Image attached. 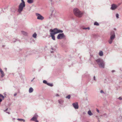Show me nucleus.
Segmentation results:
<instances>
[{
	"label": "nucleus",
	"instance_id": "nucleus-34",
	"mask_svg": "<svg viewBox=\"0 0 122 122\" xmlns=\"http://www.w3.org/2000/svg\"><path fill=\"white\" fill-rule=\"evenodd\" d=\"M96 110H97V112L98 113H99V110L97 108Z\"/></svg>",
	"mask_w": 122,
	"mask_h": 122
},
{
	"label": "nucleus",
	"instance_id": "nucleus-27",
	"mask_svg": "<svg viewBox=\"0 0 122 122\" xmlns=\"http://www.w3.org/2000/svg\"><path fill=\"white\" fill-rule=\"evenodd\" d=\"M101 116H104V117H107V114L106 113H105L104 115H101Z\"/></svg>",
	"mask_w": 122,
	"mask_h": 122
},
{
	"label": "nucleus",
	"instance_id": "nucleus-4",
	"mask_svg": "<svg viewBox=\"0 0 122 122\" xmlns=\"http://www.w3.org/2000/svg\"><path fill=\"white\" fill-rule=\"evenodd\" d=\"M25 4H20L19 5L18 9V11L19 13H21L23 11V9L25 7Z\"/></svg>",
	"mask_w": 122,
	"mask_h": 122
},
{
	"label": "nucleus",
	"instance_id": "nucleus-29",
	"mask_svg": "<svg viewBox=\"0 0 122 122\" xmlns=\"http://www.w3.org/2000/svg\"><path fill=\"white\" fill-rule=\"evenodd\" d=\"M43 83H44L46 84H47V81L45 80H44L43 81Z\"/></svg>",
	"mask_w": 122,
	"mask_h": 122
},
{
	"label": "nucleus",
	"instance_id": "nucleus-30",
	"mask_svg": "<svg viewBox=\"0 0 122 122\" xmlns=\"http://www.w3.org/2000/svg\"><path fill=\"white\" fill-rule=\"evenodd\" d=\"M22 2L20 4H25V2L24 0H21Z\"/></svg>",
	"mask_w": 122,
	"mask_h": 122
},
{
	"label": "nucleus",
	"instance_id": "nucleus-43",
	"mask_svg": "<svg viewBox=\"0 0 122 122\" xmlns=\"http://www.w3.org/2000/svg\"><path fill=\"white\" fill-rule=\"evenodd\" d=\"M53 11H54V10H53H53H52V13L53 12Z\"/></svg>",
	"mask_w": 122,
	"mask_h": 122
},
{
	"label": "nucleus",
	"instance_id": "nucleus-39",
	"mask_svg": "<svg viewBox=\"0 0 122 122\" xmlns=\"http://www.w3.org/2000/svg\"><path fill=\"white\" fill-rule=\"evenodd\" d=\"M8 108H7V109H6V110H4V111L5 112L6 111H7V110H8Z\"/></svg>",
	"mask_w": 122,
	"mask_h": 122
},
{
	"label": "nucleus",
	"instance_id": "nucleus-23",
	"mask_svg": "<svg viewBox=\"0 0 122 122\" xmlns=\"http://www.w3.org/2000/svg\"><path fill=\"white\" fill-rule=\"evenodd\" d=\"M71 96L70 95H68V96H67L66 97V98L68 99H70V98Z\"/></svg>",
	"mask_w": 122,
	"mask_h": 122
},
{
	"label": "nucleus",
	"instance_id": "nucleus-2",
	"mask_svg": "<svg viewBox=\"0 0 122 122\" xmlns=\"http://www.w3.org/2000/svg\"><path fill=\"white\" fill-rule=\"evenodd\" d=\"M110 36L109 39L108 41L109 44H112L113 40L115 38V35L114 31H111L110 34Z\"/></svg>",
	"mask_w": 122,
	"mask_h": 122
},
{
	"label": "nucleus",
	"instance_id": "nucleus-20",
	"mask_svg": "<svg viewBox=\"0 0 122 122\" xmlns=\"http://www.w3.org/2000/svg\"><path fill=\"white\" fill-rule=\"evenodd\" d=\"M22 33L25 36H26L27 35V33L26 32H25L24 31H22Z\"/></svg>",
	"mask_w": 122,
	"mask_h": 122
},
{
	"label": "nucleus",
	"instance_id": "nucleus-13",
	"mask_svg": "<svg viewBox=\"0 0 122 122\" xmlns=\"http://www.w3.org/2000/svg\"><path fill=\"white\" fill-rule=\"evenodd\" d=\"M59 103L60 104L62 105L63 104L64 101L62 99H60L58 100Z\"/></svg>",
	"mask_w": 122,
	"mask_h": 122
},
{
	"label": "nucleus",
	"instance_id": "nucleus-17",
	"mask_svg": "<svg viewBox=\"0 0 122 122\" xmlns=\"http://www.w3.org/2000/svg\"><path fill=\"white\" fill-rule=\"evenodd\" d=\"M88 114L90 116H92L93 115L92 113V112L91 111L89 110L88 112Z\"/></svg>",
	"mask_w": 122,
	"mask_h": 122
},
{
	"label": "nucleus",
	"instance_id": "nucleus-45",
	"mask_svg": "<svg viewBox=\"0 0 122 122\" xmlns=\"http://www.w3.org/2000/svg\"><path fill=\"white\" fill-rule=\"evenodd\" d=\"M33 80V79L32 80H31V82H32Z\"/></svg>",
	"mask_w": 122,
	"mask_h": 122
},
{
	"label": "nucleus",
	"instance_id": "nucleus-5",
	"mask_svg": "<svg viewBox=\"0 0 122 122\" xmlns=\"http://www.w3.org/2000/svg\"><path fill=\"white\" fill-rule=\"evenodd\" d=\"M120 5V3L118 5L114 4H112L111 5L110 9L112 10H115L117 9L118 6Z\"/></svg>",
	"mask_w": 122,
	"mask_h": 122
},
{
	"label": "nucleus",
	"instance_id": "nucleus-10",
	"mask_svg": "<svg viewBox=\"0 0 122 122\" xmlns=\"http://www.w3.org/2000/svg\"><path fill=\"white\" fill-rule=\"evenodd\" d=\"M38 117V116L37 114L36 113L34 115L33 117L31 119V120H34V119H37Z\"/></svg>",
	"mask_w": 122,
	"mask_h": 122
},
{
	"label": "nucleus",
	"instance_id": "nucleus-47",
	"mask_svg": "<svg viewBox=\"0 0 122 122\" xmlns=\"http://www.w3.org/2000/svg\"><path fill=\"white\" fill-rule=\"evenodd\" d=\"M51 49L52 50H53V48H51Z\"/></svg>",
	"mask_w": 122,
	"mask_h": 122
},
{
	"label": "nucleus",
	"instance_id": "nucleus-8",
	"mask_svg": "<svg viewBox=\"0 0 122 122\" xmlns=\"http://www.w3.org/2000/svg\"><path fill=\"white\" fill-rule=\"evenodd\" d=\"M57 28H55L53 29H51L50 30V33H52L55 34H56L57 33Z\"/></svg>",
	"mask_w": 122,
	"mask_h": 122
},
{
	"label": "nucleus",
	"instance_id": "nucleus-24",
	"mask_svg": "<svg viewBox=\"0 0 122 122\" xmlns=\"http://www.w3.org/2000/svg\"><path fill=\"white\" fill-rule=\"evenodd\" d=\"M82 29L83 30H86L88 29V30H89L90 29V28L89 27H84L82 28Z\"/></svg>",
	"mask_w": 122,
	"mask_h": 122
},
{
	"label": "nucleus",
	"instance_id": "nucleus-16",
	"mask_svg": "<svg viewBox=\"0 0 122 122\" xmlns=\"http://www.w3.org/2000/svg\"><path fill=\"white\" fill-rule=\"evenodd\" d=\"M27 2L29 4H31L33 3V0H27Z\"/></svg>",
	"mask_w": 122,
	"mask_h": 122
},
{
	"label": "nucleus",
	"instance_id": "nucleus-22",
	"mask_svg": "<svg viewBox=\"0 0 122 122\" xmlns=\"http://www.w3.org/2000/svg\"><path fill=\"white\" fill-rule=\"evenodd\" d=\"M94 25L97 26H99V25L97 22H95L94 23Z\"/></svg>",
	"mask_w": 122,
	"mask_h": 122
},
{
	"label": "nucleus",
	"instance_id": "nucleus-35",
	"mask_svg": "<svg viewBox=\"0 0 122 122\" xmlns=\"http://www.w3.org/2000/svg\"><path fill=\"white\" fill-rule=\"evenodd\" d=\"M56 97H58L59 96V95L58 94H56Z\"/></svg>",
	"mask_w": 122,
	"mask_h": 122
},
{
	"label": "nucleus",
	"instance_id": "nucleus-21",
	"mask_svg": "<svg viewBox=\"0 0 122 122\" xmlns=\"http://www.w3.org/2000/svg\"><path fill=\"white\" fill-rule=\"evenodd\" d=\"M37 35L35 33L32 35V36L34 38H36V37Z\"/></svg>",
	"mask_w": 122,
	"mask_h": 122
},
{
	"label": "nucleus",
	"instance_id": "nucleus-42",
	"mask_svg": "<svg viewBox=\"0 0 122 122\" xmlns=\"http://www.w3.org/2000/svg\"><path fill=\"white\" fill-rule=\"evenodd\" d=\"M6 113H8L9 114H10V113L9 112H6Z\"/></svg>",
	"mask_w": 122,
	"mask_h": 122
},
{
	"label": "nucleus",
	"instance_id": "nucleus-36",
	"mask_svg": "<svg viewBox=\"0 0 122 122\" xmlns=\"http://www.w3.org/2000/svg\"><path fill=\"white\" fill-rule=\"evenodd\" d=\"M93 79L95 80H96V79L95 78V77L94 76L93 77Z\"/></svg>",
	"mask_w": 122,
	"mask_h": 122
},
{
	"label": "nucleus",
	"instance_id": "nucleus-14",
	"mask_svg": "<svg viewBox=\"0 0 122 122\" xmlns=\"http://www.w3.org/2000/svg\"><path fill=\"white\" fill-rule=\"evenodd\" d=\"M33 89L32 87H30L29 89V92L30 93H31L32 92H33Z\"/></svg>",
	"mask_w": 122,
	"mask_h": 122
},
{
	"label": "nucleus",
	"instance_id": "nucleus-25",
	"mask_svg": "<svg viewBox=\"0 0 122 122\" xmlns=\"http://www.w3.org/2000/svg\"><path fill=\"white\" fill-rule=\"evenodd\" d=\"M14 39V40L13 41V42H15L17 41H18L19 42H20V40H19L18 39Z\"/></svg>",
	"mask_w": 122,
	"mask_h": 122
},
{
	"label": "nucleus",
	"instance_id": "nucleus-11",
	"mask_svg": "<svg viewBox=\"0 0 122 122\" xmlns=\"http://www.w3.org/2000/svg\"><path fill=\"white\" fill-rule=\"evenodd\" d=\"M0 72L1 74V77H3L5 76V74L4 73L3 71L2 70V69L0 68Z\"/></svg>",
	"mask_w": 122,
	"mask_h": 122
},
{
	"label": "nucleus",
	"instance_id": "nucleus-15",
	"mask_svg": "<svg viewBox=\"0 0 122 122\" xmlns=\"http://www.w3.org/2000/svg\"><path fill=\"white\" fill-rule=\"evenodd\" d=\"M99 55L100 56H103V53L102 51H100L99 53Z\"/></svg>",
	"mask_w": 122,
	"mask_h": 122
},
{
	"label": "nucleus",
	"instance_id": "nucleus-49",
	"mask_svg": "<svg viewBox=\"0 0 122 122\" xmlns=\"http://www.w3.org/2000/svg\"><path fill=\"white\" fill-rule=\"evenodd\" d=\"M35 78H33V80H34V79H35Z\"/></svg>",
	"mask_w": 122,
	"mask_h": 122
},
{
	"label": "nucleus",
	"instance_id": "nucleus-32",
	"mask_svg": "<svg viewBox=\"0 0 122 122\" xmlns=\"http://www.w3.org/2000/svg\"><path fill=\"white\" fill-rule=\"evenodd\" d=\"M31 121H34L36 122H38V121L37 120V119H34V120H32Z\"/></svg>",
	"mask_w": 122,
	"mask_h": 122
},
{
	"label": "nucleus",
	"instance_id": "nucleus-38",
	"mask_svg": "<svg viewBox=\"0 0 122 122\" xmlns=\"http://www.w3.org/2000/svg\"><path fill=\"white\" fill-rule=\"evenodd\" d=\"M115 72V71L114 70H112V73H113Z\"/></svg>",
	"mask_w": 122,
	"mask_h": 122
},
{
	"label": "nucleus",
	"instance_id": "nucleus-3",
	"mask_svg": "<svg viewBox=\"0 0 122 122\" xmlns=\"http://www.w3.org/2000/svg\"><path fill=\"white\" fill-rule=\"evenodd\" d=\"M73 12L75 15L78 17H81L82 15V13L77 8L73 9Z\"/></svg>",
	"mask_w": 122,
	"mask_h": 122
},
{
	"label": "nucleus",
	"instance_id": "nucleus-28",
	"mask_svg": "<svg viewBox=\"0 0 122 122\" xmlns=\"http://www.w3.org/2000/svg\"><path fill=\"white\" fill-rule=\"evenodd\" d=\"M100 93L102 94H105V93L102 90H101L100 91Z\"/></svg>",
	"mask_w": 122,
	"mask_h": 122
},
{
	"label": "nucleus",
	"instance_id": "nucleus-26",
	"mask_svg": "<svg viewBox=\"0 0 122 122\" xmlns=\"http://www.w3.org/2000/svg\"><path fill=\"white\" fill-rule=\"evenodd\" d=\"M47 85H48L49 86H53V85L52 84H50L49 83H47Z\"/></svg>",
	"mask_w": 122,
	"mask_h": 122
},
{
	"label": "nucleus",
	"instance_id": "nucleus-6",
	"mask_svg": "<svg viewBox=\"0 0 122 122\" xmlns=\"http://www.w3.org/2000/svg\"><path fill=\"white\" fill-rule=\"evenodd\" d=\"M66 37L63 33H60L57 36V38L58 39H62Z\"/></svg>",
	"mask_w": 122,
	"mask_h": 122
},
{
	"label": "nucleus",
	"instance_id": "nucleus-46",
	"mask_svg": "<svg viewBox=\"0 0 122 122\" xmlns=\"http://www.w3.org/2000/svg\"><path fill=\"white\" fill-rule=\"evenodd\" d=\"M21 50H22V49H20V51H21Z\"/></svg>",
	"mask_w": 122,
	"mask_h": 122
},
{
	"label": "nucleus",
	"instance_id": "nucleus-7",
	"mask_svg": "<svg viewBox=\"0 0 122 122\" xmlns=\"http://www.w3.org/2000/svg\"><path fill=\"white\" fill-rule=\"evenodd\" d=\"M36 15L37 16V19H38L42 20L44 19V17L39 13H36Z\"/></svg>",
	"mask_w": 122,
	"mask_h": 122
},
{
	"label": "nucleus",
	"instance_id": "nucleus-48",
	"mask_svg": "<svg viewBox=\"0 0 122 122\" xmlns=\"http://www.w3.org/2000/svg\"><path fill=\"white\" fill-rule=\"evenodd\" d=\"M50 1H52V0H49Z\"/></svg>",
	"mask_w": 122,
	"mask_h": 122
},
{
	"label": "nucleus",
	"instance_id": "nucleus-31",
	"mask_svg": "<svg viewBox=\"0 0 122 122\" xmlns=\"http://www.w3.org/2000/svg\"><path fill=\"white\" fill-rule=\"evenodd\" d=\"M119 14H116V16L117 18L118 19L119 18Z\"/></svg>",
	"mask_w": 122,
	"mask_h": 122
},
{
	"label": "nucleus",
	"instance_id": "nucleus-40",
	"mask_svg": "<svg viewBox=\"0 0 122 122\" xmlns=\"http://www.w3.org/2000/svg\"><path fill=\"white\" fill-rule=\"evenodd\" d=\"M15 119L14 118L13 119V121H14L15 120Z\"/></svg>",
	"mask_w": 122,
	"mask_h": 122
},
{
	"label": "nucleus",
	"instance_id": "nucleus-50",
	"mask_svg": "<svg viewBox=\"0 0 122 122\" xmlns=\"http://www.w3.org/2000/svg\"><path fill=\"white\" fill-rule=\"evenodd\" d=\"M53 52V51H51V53H52V52Z\"/></svg>",
	"mask_w": 122,
	"mask_h": 122
},
{
	"label": "nucleus",
	"instance_id": "nucleus-9",
	"mask_svg": "<svg viewBox=\"0 0 122 122\" xmlns=\"http://www.w3.org/2000/svg\"><path fill=\"white\" fill-rule=\"evenodd\" d=\"M72 105L75 109H78V108L79 107L77 102H76L73 103Z\"/></svg>",
	"mask_w": 122,
	"mask_h": 122
},
{
	"label": "nucleus",
	"instance_id": "nucleus-41",
	"mask_svg": "<svg viewBox=\"0 0 122 122\" xmlns=\"http://www.w3.org/2000/svg\"><path fill=\"white\" fill-rule=\"evenodd\" d=\"M5 70L6 71L7 70V68H5Z\"/></svg>",
	"mask_w": 122,
	"mask_h": 122
},
{
	"label": "nucleus",
	"instance_id": "nucleus-12",
	"mask_svg": "<svg viewBox=\"0 0 122 122\" xmlns=\"http://www.w3.org/2000/svg\"><path fill=\"white\" fill-rule=\"evenodd\" d=\"M50 36L52 38V39L54 40H55V34L52 33H51L50 32Z\"/></svg>",
	"mask_w": 122,
	"mask_h": 122
},
{
	"label": "nucleus",
	"instance_id": "nucleus-19",
	"mask_svg": "<svg viewBox=\"0 0 122 122\" xmlns=\"http://www.w3.org/2000/svg\"><path fill=\"white\" fill-rule=\"evenodd\" d=\"M17 120L19 121H22L23 122H25V120L22 119L18 118L17 119Z\"/></svg>",
	"mask_w": 122,
	"mask_h": 122
},
{
	"label": "nucleus",
	"instance_id": "nucleus-44",
	"mask_svg": "<svg viewBox=\"0 0 122 122\" xmlns=\"http://www.w3.org/2000/svg\"><path fill=\"white\" fill-rule=\"evenodd\" d=\"M114 30H116V28H114Z\"/></svg>",
	"mask_w": 122,
	"mask_h": 122
},
{
	"label": "nucleus",
	"instance_id": "nucleus-1",
	"mask_svg": "<svg viewBox=\"0 0 122 122\" xmlns=\"http://www.w3.org/2000/svg\"><path fill=\"white\" fill-rule=\"evenodd\" d=\"M95 61L100 67L102 68H104L105 62L102 59L99 58L96 60Z\"/></svg>",
	"mask_w": 122,
	"mask_h": 122
},
{
	"label": "nucleus",
	"instance_id": "nucleus-18",
	"mask_svg": "<svg viewBox=\"0 0 122 122\" xmlns=\"http://www.w3.org/2000/svg\"><path fill=\"white\" fill-rule=\"evenodd\" d=\"M63 32V31L62 30L58 29H57V33H62Z\"/></svg>",
	"mask_w": 122,
	"mask_h": 122
},
{
	"label": "nucleus",
	"instance_id": "nucleus-37",
	"mask_svg": "<svg viewBox=\"0 0 122 122\" xmlns=\"http://www.w3.org/2000/svg\"><path fill=\"white\" fill-rule=\"evenodd\" d=\"M17 94V93H15L14 94V97H15Z\"/></svg>",
	"mask_w": 122,
	"mask_h": 122
},
{
	"label": "nucleus",
	"instance_id": "nucleus-33",
	"mask_svg": "<svg viewBox=\"0 0 122 122\" xmlns=\"http://www.w3.org/2000/svg\"><path fill=\"white\" fill-rule=\"evenodd\" d=\"M118 99H119L120 100H122V98L121 97H119L118 98Z\"/></svg>",
	"mask_w": 122,
	"mask_h": 122
}]
</instances>
